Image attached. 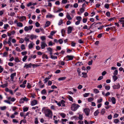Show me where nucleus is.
Masks as SVG:
<instances>
[{
	"label": "nucleus",
	"instance_id": "21",
	"mask_svg": "<svg viewBox=\"0 0 124 124\" xmlns=\"http://www.w3.org/2000/svg\"><path fill=\"white\" fill-rule=\"evenodd\" d=\"M94 100V98H93L90 97L88 99V101L89 102H90L93 101Z\"/></svg>",
	"mask_w": 124,
	"mask_h": 124
},
{
	"label": "nucleus",
	"instance_id": "2",
	"mask_svg": "<svg viewBox=\"0 0 124 124\" xmlns=\"http://www.w3.org/2000/svg\"><path fill=\"white\" fill-rule=\"evenodd\" d=\"M80 107L78 104L74 103L72 105L71 109V110L75 111Z\"/></svg>",
	"mask_w": 124,
	"mask_h": 124
},
{
	"label": "nucleus",
	"instance_id": "16",
	"mask_svg": "<svg viewBox=\"0 0 124 124\" xmlns=\"http://www.w3.org/2000/svg\"><path fill=\"white\" fill-rule=\"evenodd\" d=\"M50 22L49 21H47L46 22L45 24V27H48L50 24Z\"/></svg>",
	"mask_w": 124,
	"mask_h": 124
},
{
	"label": "nucleus",
	"instance_id": "37",
	"mask_svg": "<svg viewBox=\"0 0 124 124\" xmlns=\"http://www.w3.org/2000/svg\"><path fill=\"white\" fill-rule=\"evenodd\" d=\"M105 112V109H102L101 110V113L102 114H104Z\"/></svg>",
	"mask_w": 124,
	"mask_h": 124
},
{
	"label": "nucleus",
	"instance_id": "51",
	"mask_svg": "<svg viewBox=\"0 0 124 124\" xmlns=\"http://www.w3.org/2000/svg\"><path fill=\"white\" fill-rule=\"evenodd\" d=\"M82 62H78L75 65H79L80 66L81 65V64H82Z\"/></svg>",
	"mask_w": 124,
	"mask_h": 124
},
{
	"label": "nucleus",
	"instance_id": "4",
	"mask_svg": "<svg viewBox=\"0 0 124 124\" xmlns=\"http://www.w3.org/2000/svg\"><path fill=\"white\" fill-rule=\"evenodd\" d=\"M84 111L85 113V115L88 116L90 113V110L89 108H85L84 109Z\"/></svg>",
	"mask_w": 124,
	"mask_h": 124
},
{
	"label": "nucleus",
	"instance_id": "23",
	"mask_svg": "<svg viewBox=\"0 0 124 124\" xmlns=\"http://www.w3.org/2000/svg\"><path fill=\"white\" fill-rule=\"evenodd\" d=\"M65 101L63 100H62L61 102V104H62V106L64 107L65 105L64 104Z\"/></svg>",
	"mask_w": 124,
	"mask_h": 124
},
{
	"label": "nucleus",
	"instance_id": "34",
	"mask_svg": "<svg viewBox=\"0 0 124 124\" xmlns=\"http://www.w3.org/2000/svg\"><path fill=\"white\" fill-rule=\"evenodd\" d=\"M28 109V107H26L23 108V111L24 112L27 111Z\"/></svg>",
	"mask_w": 124,
	"mask_h": 124
},
{
	"label": "nucleus",
	"instance_id": "47",
	"mask_svg": "<svg viewBox=\"0 0 124 124\" xmlns=\"http://www.w3.org/2000/svg\"><path fill=\"white\" fill-rule=\"evenodd\" d=\"M119 122V120L118 119H116L114 120V122L116 123H117Z\"/></svg>",
	"mask_w": 124,
	"mask_h": 124
},
{
	"label": "nucleus",
	"instance_id": "27",
	"mask_svg": "<svg viewBox=\"0 0 124 124\" xmlns=\"http://www.w3.org/2000/svg\"><path fill=\"white\" fill-rule=\"evenodd\" d=\"M118 74V71L117 70H116L114 71L113 73V75L116 76Z\"/></svg>",
	"mask_w": 124,
	"mask_h": 124
},
{
	"label": "nucleus",
	"instance_id": "12",
	"mask_svg": "<svg viewBox=\"0 0 124 124\" xmlns=\"http://www.w3.org/2000/svg\"><path fill=\"white\" fill-rule=\"evenodd\" d=\"M16 73H14L11 74L10 76L11 79L13 80L14 79V77L16 76Z\"/></svg>",
	"mask_w": 124,
	"mask_h": 124
},
{
	"label": "nucleus",
	"instance_id": "19",
	"mask_svg": "<svg viewBox=\"0 0 124 124\" xmlns=\"http://www.w3.org/2000/svg\"><path fill=\"white\" fill-rule=\"evenodd\" d=\"M34 45V44H33L32 43H31L29 45V48L30 49H31L33 47V45Z\"/></svg>",
	"mask_w": 124,
	"mask_h": 124
},
{
	"label": "nucleus",
	"instance_id": "38",
	"mask_svg": "<svg viewBox=\"0 0 124 124\" xmlns=\"http://www.w3.org/2000/svg\"><path fill=\"white\" fill-rule=\"evenodd\" d=\"M8 26L9 25L8 24H4V29H7V28L8 27Z\"/></svg>",
	"mask_w": 124,
	"mask_h": 124
},
{
	"label": "nucleus",
	"instance_id": "17",
	"mask_svg": "<svg viewBox=\"0 0 124 124\" xmlns=\"http://www.w3.org/2000/svg\"><path fill=\"white\" fill-rule=\"evenodd\" d=\"M54 16L51 14H49L46 16V17L48 18H51L53 17H54Z\"/></svg>",
	"mask_w": 124,
	"mask_h": 124
},
{
	"label": "nucleus",
	"instance_id": "64",
	"mask_svg": "<svg viewBox=\"0 0 124 124\" xmlns=\"http://www.w3.org/2000/svg\"><path fill=\"white\" fill-rule=\"evenodd\" d=\"M15 61L16 62H19L20 61L17 58H16L15 59Z\"/></svg>",
	"mask_w": 124,
	"mask_h": 124
},
{
	"label": "nucleus",
	"instance_id": "46",
	"mask_svg": "<svg viewBox=\"0 0 124 124\" xmlns=\"http://www.w3.org/2000/svg\"><path fill=\"white\" fill-rule=\"evenodd\" d=\"M63 21L62 20H60L59 21V22L58 23L59 25H60L63 23Z\"/></svg>",
	"mask_w": 124,
	"mask_h": 124
},
{
	"label": "nucleus",
	"instance_id": "40",
	"mask_svg": "<svg viewBox=\"0 0 124 124\" xmlns=\"http://www.w3.org/2000/svg\"><path fill=\"white\" fill-rule=\"evenodd\" d=\"M94 91L96 93H99V91L97 89H95L94 90Z\"/></svg>",
	"mask_w": 124,
	"mask_h": 124
},
{
	"label": "nucleus",
	"instance_id": "6",
	"mask_svg": "<svg viewBox=\"0 0 124 124\" xmlns=\"http://www.w3.org/2000/svg\"><path fill=\"white\" fill-rule=\"evenodd\" d=\"M47 45L44 42H42L41 43V47L42 49H44L45 46H47Z\"/></svg>",
	"mask_w": 124,
	"mask_h": 124
},
{
	"label": "nucleus",
	"instance_id": "35",
	"mask_svg": "<svg viewBox=\"0 0 124 124\" xmlns=\"http://www.w3.org/2000/svg\"><path fill=\"white\" fill-rule=\"evenodd\" d=\"M94 24V26H95V27H98V26H99L98 25V23H93L91 25V26H92L93 25V24Z\"/></svg>",
	"mask_w": 124,
	"mask_h": 124
},
{
	"label": "nucleus",
	"instance_id": "8",
	"mask_svg": "<svg viewBox=\"0 0 124 124\" xmlns=\"http://www.w3.org/2000/svg\"><path fill=\"white\" fill-rule=\"evenodd\" d=\"M37 101L36 100H34L31 102V104L32 106H34L37 104Z\"/></svg>",
	"mask_w": 124,
	"mask_h": 124
},
{
	"label": "nucleus",
	"instance_id": "10",
	"mask_svg": "<svg viewBox=\"0 0 124 124\" xmlns=\"http://www.w3.org/2000/svg\"><path fill=\"white\" fill-rule=\"evenodd\" d=\"M113 87L114 89H118L120 88V85L119 84H118L116 85H114L113 86Z\"/></svg>",
	"mask_w": 124,
	"mask_h": 124
},
{
	"label": "nucleus",
	"instance_id": "56",
	"mask_svg": "<svg viewBox=\"0 0 124 124\" xmlns=\"http://www.w3.org/2000/svg\"><path fill=\"white\" fill-rule=\"evenodd\" d=\"M78 4L77 3H75L74 5L73 6L74 8H76L78 7Z\"/></svg>",
	"mask_w": 124,
	"mask_h": 124
},
{
	"label": "nucleus",
	"instance_id": "33",
	"mask_svg": "<svg viewBox=\"0 0 124 124\" xmlns=\"http://www.w3.org/2000/svg\"><path fill=\"white\" fill-rule=\"evenodd\" d=\"M79 119L80 120H82L83 119V116L81 114H79L78 117Z\"/></svg>",
	"mask_w": 124,
	"mask_h": 124
},
{
	"label": "nucleus",
	"instance_id": "25",
	"mask_svg": "<svg viewBox=\"0 0 124 124\" xmlns=\"http://www.w3.org/2000/svg\"><path fill=\"white\" fill-rule=\"evenodd\" d=\"M85 8H80V12L81 13H82L84 12L85 11Z\"/></svg>",
	"mask_w": 124,
	"mask_h": 124
},
{
	"label": "nucleus",
	"instance_id": "31",
	"mask_svg": "<svg viewBox=\"0 0 124 124\" xmlns=\"http://www.w3.org/2000/svg\"><path fill=\"white\" fill-rule=\"evenodd\" d=\"M89 94V93H85L83 94V96L84 97H86L88 96Z\"/></svg>",
	"mask_w": 124,
	"mask_h": 124
},
{
	"label": "nucleus",
	"instance_id": "52",
	"mask_svg": "<svg viewBox=\"0 0 124 124\" xmlns=\"http://www.w3.org/2000/svg\"><path fill=\"white\" fill-rule=\"evenodd\" d=\"M24 40L22 39L21 38L19 41V43H23L24 42Z\"/></svg>",
	"mask_w": 124,
	"mask_h": 124
},
{
	"label": "nucleus",
	"instance_id": "28",
	"mask_svg": "<svg viewBox=\"0 0 124 124\" xmlns=\"http://www.w3.org/2000/svg\"><path fill=\"white\" fill-rule=\"evenodd\" d=\"M76 18L78 21H80L82 19L81 17L79 16L76 17Z\"/></svg>",
	"mask_w": 124,
	"mask_h": 124
},
{
	"label": "nucleus",
	"instance_id": "11",
	"mask_svg": "<svg viewBox=\"0 0 124 124\" xmlns=\"http://www.w3.org/2000/svg\"><path fill=\"white\" fill-rule=\"evenodd\" d=\"M12 39V37H10L8 39V44H9V46H12V44L11 42Z\"/></svg>",
	"mask_w": 124,
	"mask_h": 124
},
{
	"label": "nucleus",
	"instance_id": "20",
	"mask_svg": "<svg viewBox=\"0 0 124 124\" xmlns=\"http://www.w3.org/2000/svg\"><path fill=\"white\" fill-rule=\"evenodd\" d=\"M99 112V110H96L94 113V115L95 116H97Z\"/></svg>",
	"mask_w": 124,
	"mask_h": 124
},
{
	"label": "nucleus",
	"instance_id": "43",
	"mask_svg": "<svg viewBox=\"0 0 124 124\" xmlns=\"http://www.w3.org/2000/svg\"><path fill=\"white\" fill-rule=\"evenodd\" d=\"M21 49L22 50H23L25 49L24 45L23 44H22L21 46Z\"/></svg>",
	"mask_w": 124,
	"mask_h": 124
},
{
	"label": "nucleus",
	"instance_id": "26",
	"mask_svg": "<svg viewBox=\"0 0 124 124\" xmlns=\"http://www.w3.org/2000/svg\"><path fill=\"white\" fill-rule=\"evenodd\" d=\"M63 10V9L62 8H58V10L56 11H54V12L55 13H57L60 11H62Z\"/></svg>",
	"mask_w": 124,
	"mask_h": 124
},
{
	"label": "nucleus",
	"instance_id": "58",
	"mask_svg": "<svg viewBox=\"0 0 124 124\" xmlns=\"http://www.w3.org/2000/svg\"><path fill=\"white\" fill-rule=\"evenodd\" d=\"M35 24L36 26L37 27H39L40 25L39 23L37 22H36Z\"/></svg>",
	"mask_w": 124,
	"mask_h": 124
},
{
	"label": "nucleus",
	"instance_id": "7",
	"mask_svg": "<svg viewBox=\"0 0 124 124\" xmlns=\"http://www.w3.org/2000/svg\"><path fill=\"white\" fill-rule=\"evenodd\" d=\"M73 28V27L71 26H69L68 28V34H70L71 33Z\"/></svg>",
	"mask_w": 124,
	"mask_h": 124
},
{
	"label": "nucleus",
	"instance_id": "55",
	"mask_svg": "<svg viewBox=\"0 0 124 124\" xmlns=\"http://www.w3.org/2000/svg\"><path fill=\"white\" fill-rule=\"evenodd\" d=\"M49 79L47 78H46L44 80V83H47L48 81V80Z\"/></svg>",
	"mask_w": 124,
	"mask_h": 124
},
{
	"label": "nucleus",
	"instance_id": "49",
	"mask_svg": "<svg viewBox=\"0 0 124 124\" xmlns=\"http://www.w3.org/2000/svg\"><path fill=\"white\" fill-rule=\"evenodd\" d=\"M6 106H4L3 107H1L0 108V109L2 110H3L6 109Z\"/></svg>",
	"mask_w": 124,
	"mask_h": 124
},
{
	"label": "nucleus",
	"instance_id": "50",
	"mask_svg": "<svg viewBox=\"0 0 124 124\" xmlns=\"http://www.w3.org/2000/svg\"><path fill=\"white\" fill-rule=\"evenodd\" d=\"M119 21L121 22H122L123 23L124 22V20L123 18H120L119 20Z\"/></svg>",
	"mask_w": 124,
	"mask_h": 124
},
{
	"label": "nucleus",
	"instance_id": "36",
	"mask_svg": "<svg viewBox=\"0 0 124 124\" xmlns=\"http://www.w3.org/2000/svg\"><path fill=\"white\" fill-rule=\"evenodd\" d=\"M46 90L45 89H44L42 90V91L41 92V94H45L46 93Z\"/></svg>",
	"mask_w": 124,
	"mask_h": 124
},
{
	"label": "nucleus",
	"instance_id": "48",
	"mask_svg": "<svg viewBox=\"0 0 124 124\" xmlns=\"http://www.w3.org/2000/svg\"><path fill=\"white\" fill-rule=\"evenodd\" d=\"M68 98L69 100L70 101H73V99L72 97H71L70 96H69Z\"/></svg>",
	"mask_w": 124,
	"mask_h": 124
},
{
	"label": "nucleus",
	"instance_id": "22",
	"mask_svg": "<svg viewBox=\"0 0 124 124\" xmlns=\"http://www.w3.org/2000/svg\"><path fill=\"white\" fill-rule=\"evenodd\" d=\"M82 75H83L82 77L84 78H86L87 77V73H86L82 72Z\"/></svg>",
	"mask_w": 124,
	"mask_h": 124
},
{
	"label": "nucleus",
	"instance_id": "30",
	"mask_svg": "<svg viewBox=\"0 0 124 124\" xmlns=\"http://www.w3.org/2000/svg\"><path fill=\"white\" fill-rule=\"evenodd\" d=\"M66 78L65 77L60 78H58V80L59 81L63 80L65 79Z\"/></svg>",
	"mask_w": 124,
	"mask_h": 124
},
{
	"label": "nucleus",
	"instance_id": "14",
	"mask_svg": "<svg viewBox=\"0 0 124 124\" xmlns=\"http://www.w3.org/2000/svg\"><path fill=\"white\" fill-rule=\"evenodd\" d=\"M66 17L69 20H70L72 19V18L69 15L68 13H67Z\"/></svg>",
	"mask_w": 124,
	"mask_h": 124
},
{
	"label": "nucleus",
	"instance_id": "18",
	"mask_svg": "<svg viewBox=\"0 0 124 124\" xmlns=\"http://www.w3.org/2000/svg\"><path fill=\"white\" fill-rule=\"evenodd\" d=\"M42 58L43 59L46 58V59H48L47 55L45 54L43 55Z\"/></svg>",
	"mask_w": 124,
	"mask_h": 124
},
{
	"label": "nucleus",
	"instance_id": "24",
	"mask_svg": "<svg viewBox=\"0 0 124 124\" xmlns=\"http://www.w3.org/2000/svg\"><path fill=\"white\" fill-rule=\"evenodd\" d=\"M17 25L19 27H22L23 26V24L22 23L19 22L17 23Z\"/></svg>",
	"mask_w": 124,
	"mask_h": 124
},
{
	"label": "nucleus",
	"instance_id": "5",
	"mask_svg": "<svg viewBox=\"0 0 124 124\" xmlns=\"http://www.w3.org/2000/svg\"><path fill=\"white\" fill-rule=\"evenodd\" d=\"M111 99L110 101H111L112 103L113 104H115L116 103V99L114 97H112V98H110Z\"/></svg>",
	"mask_w": 124,
	"mask_h": 124
},
{
	"label": "nucleus",
	"instance_id": "41",
	"mask_svg": "<svg viewBox=\"0 0 124 124\" xmlns=\"http://www.w3.org/2000/svg\"><path fill=\"white\" fill-rule=\"evenodd\" d=\"M60 115L63 118H64L66 116L65 114L64 113H61Z\"/></svg>",
	"mask_w": 124,
	"mask_h": 124
},
{
	"label": "nucleus",
	"instance_id": "54",
	"mask_svg": "<svg viewBox=\"0 0 124 124\" xmlns=\"http://www.w3.org/2000/svg\"><path fill=\"white\" fill-rule=\"evenodd\" d=\"M58 42L60 44H62L63 42V41L62 39H60L58 40Z\"/></svg>",
	"mask_w": 124,
	"mask_h": 124
},
{
	"label": "nucleus",
	"instance_id": "63",
	"mask_svg": "<svg viewBox=\"0 0 124 124\" xmlns=\"http://www.w3.org/2000/svg\"><path fill=\"white\" fill-rule=\"evenodd\" d=\"M67 2V0H62V3L63 4H65Z\"/></svg>",
	"mask_w": 124,
	"mask_h": 124
},
{
	"label": "nucleus",
	"instance_id": "60",
	"mask_svg": "<svg viewBox=\"0 0 124 124\" xmlns=\"http://www.w3.org/2000/svg\"><path fill=\"white\" fill-rule=\"evenodd\" d=\"M47 50L50 52H51L52 51V49L50 47H48L47 48Z\"/></svg>",
	"mask_w": 124,
	"mask_h": 124
},
{
	"label": "nucleus",
	"instance_id": "45",
	"mask_svg": "<svg viewBox=\"0 0 124 124\" xmlns=\"http://www.w3.org/2000/svg\"><path fill=\"white\" fill-rule=\"evenodd\" d=\"M51 58L52 59H56L57 58V57L56 56H53V55L51 56Z\"/></svg>",
	"mask_w": 124,
	"mask_h": 124
},
{
	"label": "nucleus",
	"instance_id": "42",
	"mask_svg": "<svg viewBox=\"0 0 124 124\" xmlns=\"http://www.w3.org/2000/svg\"><path fill=\"white\" fill-rule=\"evenodd\" d=\"M76 44L73 41H72L71 43V46H72L74 47L75 46Z\"/></svg>",
	"mask_w": 124,
	"mask_h": 124
},
{
	"label": "nucleus",
	"instance_id": "53",
	"mask_svg": "<svg viewBox=\"0 0 124 124\" xmlns=\"http://www.w3.org/2000/svg\"><path fill=\"white\" fill-rule=\"evenodd\" d=\"M8 65L11 66H13V63L12 62H9L8 63Z\"/></svg>",
	"mask_w": 124,
	"mask_h": 124
},
{
	"label": "nucleus",
	"instance_id": "39",
	"mask_svg": "<svg viewBox=\"0 0 124 124\" xmlns=\"http://www.w3.org/2000/svg\"><path fill=\"white\" fill-rule=\"evenodd\" d=\"M77 72L78 74V75L79 76H80L81 75H80V73H81V71H80V69L79 68H78L77 69Z\"/></svg>",
	"mask_w": 124,
	"mask_h": 124
},
{
	"label": "nucleus",
	"instance_id": "59",
	"mask_svg": "<svg viewBox=\"0 0 124 124\" xmlns=\"http://www.w3.org/2000/svg\"><path fill=\"white\" fill-rule=\"evenodd\" d=\"M8 54V53L7 52H5L3 53V55L4 57H6Z\"/></svg>",
	"mask_w": 124,
	"mask_h": 124
},
{
	"label": "nucleus",
	"instance_id": "44",
	"mask_svg": "<svg viewBox=\"0 0 124 124\" xmlns=\"http://www.w3.org/2000/svg\"><path fill=\"white\" fill-rule=\"evenodd\" d=\"M16 50L18 52H20L21 51L20 48L18 47L16 48Z\"/></svg>",
	"mask_w": 124,
	"mask_h": 124
},
{
	"label": "nucleus",
	"instance_id": "29",
	"mask_svg": "<svg viewBox=\"0 0 124 124\" xmlns=\"http://www.w3.org/2000/svg\"><path fill=\"white\" fill-rule=\"evenodd\" d=\"M8 85L7 84H4L1 85L0 87L2 88H4L7 87Z\"/></svg>",
	"mask_w": 124,
	"mask_h": 124
},
{
	"label": "nucleus",
	"instance_id": "13",
	"mask_svg": "<svg viewBox=\"0 0 124 124\" xmlns=\"http://www.w3.org/2000/svg\"><path fill=\"white\" fill-rule=\"evenodd\" d=\"M19 19L21 20V21H22L23 20H25L26 19V18L25 16H23L20 17L19 18Z\"/></svg>",
	"mask_w": 124,
	"mask_h": 124
},
{
	"label": "nucleus",
	"instance_id": "62",
	"mask_svg": "<svg viewBox=\"0 0 124 124\" xmlns=\"http://www.w3.org/2000/svg\"><path fill=\"white\" fill-rule=\"evenodd\" d=\"M93 61L92 60H91L90 61H89L88 63V64L89 65H92Z\"/></svg>",
	"mask_w": 124,
	"mask_h": 124
},
{
	"label": "nucleus",
	"instance_id": "1",
	"mask_svg": "<svg viewBox=\"0 0 124 124\" xmlns=\"http://www.w3.org/2000/svg\"><path fill=\"white\" fill-rule=\"evenodd\" d=\"M44 113L46 117L50 118H52V111L49 109H47L44 111Z\"/></svg>",
	"mask_w": 124,
	"mask_h": 124
},
{
	"label": "nucleus",
	"instance_id": "9",
	"mask_svg": "<svg viewBox=\"0 0 124 124\" xmlns=\"http://www.w3.org/2000/svg\"><path fill=\"white\" fill-rule=\"evenodd\" d=\"M32 66V64L31 63L28 64H25V66H24V67L25 68L26 67V69H27L28 68L31 67Z\"/></svg>",
	"mask_w": 124,
	"mask_h": 124
},
{
	"label": "nucleus",
	"instance_id": "32",
	"mask_svg": "<svg viewBox=\"0 0 124 124\" xmlns=\"http://www.w3.org/2000/svg\"><path fill=\"white\" fill-rule=\"evenodd\" d=\"M27 58V56L26 55L23 58V61L24 62L26 60Z\"/></svg>",
	"mask_w": 124,
	"mask_h": 124
},
{
	"label": "nucleus",
	"instance_id": "3",
	"mask_svg": "<svg viewBox=\"0 0 124 124\" xmlns=\"http://www.w3.org/2000/svg\"><path fill=\"white\" fill-rule=\"evenodd\" d=\"M33 27V26L32 25L30 26L29 27L25 26L24 28V30L26 31H27L29 30H31L32 29Z\"/></svg>",
	"mask_w": 124,
	"mask_h": 124
},
{
	"label": "nucleus",
	"instance_id": "61",
	"mask_svg": "<svg viewBox=\"0 0 124 124\" xmlns=\"http://www.w3.org/2000/svg\"><path fill=\"white\" fill-rule=\"evenodd\" d=\"M40 38L42 40L46 39V38L45 36H42Z\"/></svg>",
	"mask_w": 124,
	"mask_h": 124
},
{
	"label": "nucleus",
	"instance_id": "15",
	"mask_svg": "<svg viewBox=\"0 0 124 124\" xmlns=\"http://www.w3.org/2000/svg\"><path fill=\"white\" fill-rule=\"evenodd\" d=\"M66 57L68 59V60H72L73 59V56H71L68 55L66 56Z\"/></svg>",
	"mask_w": 124,
	"mask_h": 124
},
{
	"label": "nucleus",
	"instance_id": "57",
	"mask_svg": "<svg viewBox=\"0 0 124 124\" xmlns=\"http://www.w3.org/2000/svg\"><path fill=\"white\" fill-rule=\"evenodd\" d=\"M24 101L22 98L21 99L20 101L19 102L20 103H24Z\"/></svg>",
	"mask_w": 124,
	"mask_h": 124
}]
</instances>
